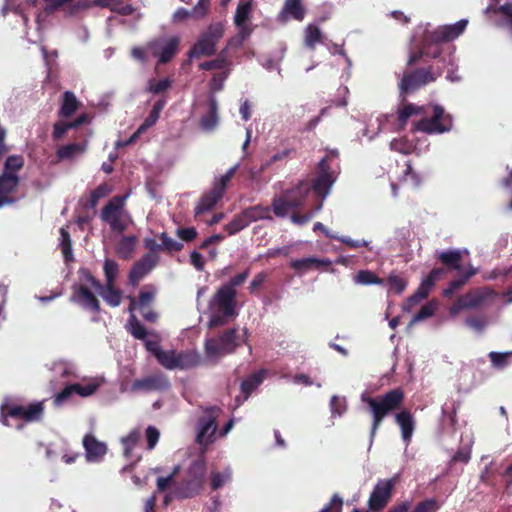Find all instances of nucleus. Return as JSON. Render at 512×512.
<instances>
[{
    "label": "nucleus",
    "mask_w": 512,
    "mask_h": 512,
    "mask_svg": "<svg viewBox=\"0 0 512 512\" xmlns=\"http://www.w3.org/2000/svg\"><path fill=\"white\" fill-rule=\"evenodd\" d=\"M405 399V393L402 388H394L382 395L371 397L362 394L361 400L368 406V411L372 415L370 429L371 441L375 437L377 430L382 425L384 419L391 413L401 408Z\"/></svg>",
    "instance_id": "f257e3e1"
},
{
    "label": "nucleus",
    "mask_w": 512,
    "mask_h": 512,
    "mask_svg": "<svg viewBox=\"0 0 512 512\" xmlns=\"http://www.w3.org/2000/svg\"><path fill=\"white\" fill-rule=\"evenodd\" d=\"M244 335L240 336L238 329H225L216 337L207 338L204 343L206 356L210 359H218L222 356L233 354L242 344H248V331L243 330Z\"/></svg>",
    "instance_id": "f03ea898"
},
{
    "label": "nucleus",
    "mask_w": 512,
    "mask_h": 512,
    "mask_svg": "<svg viewBox=\"0 0 512 512\" xmlns=\"http://www.w3.org/2000/svg\"><path fill=\"white\" fill-rule=\"evenodd\" d=\"M467 24L468 21L462 19L455 24L439 26L435 30L425 33L423 47L410 53L407 60V67H413L421 61L425 55H428L426 51L428 44L438 45L453 41L465 31Z\"/></svg>",
    "instance_id": "7ed1b4c3"
},
{
    "label": "nucleus",
    "mask_w": 512,
    "mask_h": 512,
    "mask_svg": "<svg viewBox=\"0 0 512 512\" xmlns=\"http://www.w3.org/2000/svg\"><path fill=\"white\" fill-rule=\"evenodd\" d=\"M310 193L309 179L301 180L292 188L285 189L281 195L272 199L274 214L279 218H285L290 209L303 206Z\"/></svg>",
    "instance_id": "20e7f679"
},
{
    "label": "nucleus",
    "mask_w": 512,
    "mask_h": 512,
    "mask_svg": "<svg viewBox=\"0 0 512 512\" xmlns=\"http://www.w3.org/2000/svg\"><path fill=\"white\" fill-rule=\"evenodd\" d=\"M44 405L42 402L30 403L27 406L18 403L17 399L6 397L0 406V422L10 426L9 418L34 422L42 418Z\"/></svg>",
    "instance_id": "39448f33"
},
{
    "label": "nucleus",
    "mask_w": 512,
    "mask_h": 512,
    "mask_svg": "<svg viewBox=\"0 0 512 512\" xmlns=\"http://www.w3.org/2000/svg\"><path fill=\"white\" fill-rule=\"evenodd\" d=\"M225 26L223 22H212L202 31L188 52L190 59L202 56L210 57L216 54L217 44L223 38Z\"/></svg>",
    "instance_id": "423d86ee"
},
{
    "label": "nucleus",
    "mask_w": 512,
    "mask_h": 512,
    "mask_svg": "<svg viewBox=\"0 0 512 512\" xmlns=\"http://www.w3.org/2000/svg\"><path fill=\"white\" fill-rule=\"evenodd\" d=\"M126 196H113L102 208L100 218L108 224L111 231L123 233L131 222V216L125 210Z\"/></svg>",
    "instance_id": "0eeeda50"
},
{
    "label": "nucleus",
    "mask_w": 512,
    "mask_h": 512,
    "mask_svg": "<svg viewBox=\"0 0 512 512\" xmlns=\"http://www.w3.org/2000/svg\"><path fill=\"white\" fill-rule=\"evenodd\" d=\"M205 473L206 464L204 460L193 461L182 481L175 486L174 496L183 499L197 495L203 486Z\"/></svg>",
    "instance_id": "6e6552de"
},
{
    "label": "nucleus",
    "mask_w": 512,
    "mask_h": 512,
    "mask_svg": "<svg viewBox=\"0 0 512 512\" xmlns=\"http://www.w3.org/2000/svg\"><path fill=\"white\" fill-rule=\"evenodd\" d=\"M336 174L328 164V157L322 158L317 166V175L309 180V186L316 199L315 211H320L323 206V200L329 194L331 187L336 181Z\"/></svg>",
    "instance_id": "1a4fd4ad"
},
{
    "label": "nucleus",
    "mask_w": 512,
    "mask_h": 512,
    "mask_svg": "<svg viewBox=\"0 0 512 512\" xmlns=\"http://www.w3.org/2000/svg\"><path fill=\"white\" fill-rule=\"evenodd\" d=\"M439 75L440 72H436L433 66L416 68L405 72L399 82V92L402 100L404 101L407 95L426 84L434 82Z\"/></svg>",
    "instance_id": "9d476101"
},
{
    "label": "nucleus",
    "mask_w": 512,
    "mask_h": 512,
    "mask_svg": "<svg viewBox=\"0 0 512 512\" xmlns=\"http://www.w3.org/2000/svg\"><path fill=\"white\" fill-rule=\"evenodd\" d=\"M452 128V117L445 113L440 105L433 106V114L430 118L424 117L415 124V130L427 134H441Z\"/></svg>",
    "instance_id": "9b49d317"
},
{
    "label": "nucleus",
    "mask_w": 512,
    "mask_h": 512,
    "mask_svg": "<svg viewBox=\"0 0 512 512\" xmlns=\"http://www.w3.org/2000/svg\"><path fill=\"white\" fill-rule=\"evenodd\" d=\"M396 482V477L377 481L368 499L369 512H381L388 505Z\"/></svg>",
    "instance_id": "f8f14e48"
},
{
    "label": "nucleus",
    "mask_w": 512,
    "mask_h": 512,
    "mask_svg": "<svg viewBox=\"0 0 512 512\" xmlns=\"http://www.w3.org/2000/svg\"><path fill=\"white\" fill-rule=\"evenodd\" d=\"M220 412L221 409L217 406H210L204 410L205 415L198 421L199 430L196 441L199 445L208 446L215 441L217 431L216 418Z\"/></svg>",
    "instance_id": "ddd939ff"
},
{
    "label": "nucleus",
    "mask_w": 512,
    "mask_h": 512,
    "mask_svg": "<svg viewBox=\"0 0 512 512\" xmlns=\"http://www.w3.org/2000/svg\"><path fill=\"white\" fill-rule=\"evenodd\" d=\"M236 290L220 287L209 302L211 312H223L225 315H237Z\"/></svg>",
    "instance_id": "4468645a"
},
{
    "label": "nucleus",
    "mask_w": 512,
    "mask_h": 512,
    "mask_svg": "<svg viewBox=\"0 0 512 512\" xmlns=\"http://www.w3.org/2000/svg\"><path fill=\"white\" fill-rule=\"evenodd\" d=\"M171 387L168 377L161 373H153L141 379H136L131 384L133 392H163Z\"/></svg>",
    "instance_id": "2eb2a0df"
},
{
    "label": "nucleus",
    "mask_w": 512,
    "mask_h": 512,
    "mask_svg": "<svg viewBox=\"0 0 512 512\" xmlns=\"http://www.w3.org/2000/svg\"><path fill=\"white\" fill-rule=\"evenodd\" d=\"M179 44V37L172 36L168 39L153 40L148 44V48L154 57H158L159 63L166 64L177 54Z\"/></svg>",
    "instance_id": "dca6fc26"
},
{
    "label": "nucleus",
    "mask_w": 512,
    "mask_h": 512,
    "mask_svg": "<svg viewBox=\"0 0 512 512\" xmlns=\"http://www.w3.org/2000/svg\"><path fill=\"white\" fill-rule=\"evenodd\" d=\"M487 297L488 293L485 289H471L464 295L458 297L455 303L450 307L449 313L451 316H455L462 310L479 308L483 305Z\"/></svg>",
    "instance_id": "f3484780"
},
{
    "label": "nucleus",
    "mask_w": 512,
    "mask_h": 512,
    "mask_svg": "<svg viewBox=\"0 0 512 512\" xmlns=\"http://www.w3.org/2000/svg\"><path fill=\"white\" fill-rule=\"evenodd\" d=\"M159 256L152 253H146L138 261H136L129 271V283L133 286L138 285L151 270L158 264Z\"/></svg>",
    "instance_id": "a211bd4d"
},
{
    "label": "nucleus",
    "mask_w": 512,
    "mask_h": 512,
    "mask_svg": "<svg viewBox=\"0 0 512 512\" xmlns=\"http://www.w3.org/2000/svg\"><path fill=\"white\" fill-rule=\"evenodd\" d=\"M20 184L18 175L2 173L0 175V208L6 205H14L18 198L13 196Z\"/></svg>",
    "instance_id": "6ab92c4d"
},
{
    "label": "nucleus",
    "mask_w": 512,
    "mask_h": 512,
    "mask_svg": "<svg viewBox=\"0 0 512 512\" xmlns=\"http://www.w3.org/2000/svg\"><path fill=\"white\" fill-rule=\"evenodd\" d=\"M305 15L306 9L302 0H285L277 20L280 23H287L290 19L300 22L304 20Z\"/></svg>",
    "instance_id": "aec40b11"
},
{
    "label": "nucleus",
    "mask_w": 512,
    "mask_h": 512,
    "mask_svg": "<svg viewBox=\"0 0 512 512\" xmlns=\"http://www.w3.org/2000/svg\"><path fill=\"white\" fill-rule=\"evenodd\" d=\"M83 447L88 462H99L107 453V445L99 441L93 434H86L84 436Z\"/></svg>",
    "instance_id": "412c9836"
},
{
    "label": "nucleus",
    "mask_w": 512,
    "mask_h": 512,
    "mask_svg": "<svg viewBox=\"0 0 512 512\" xmlns=\"http://www.w3.org/2000/svg\"><path fill=\"white\" fill-rule=\"evenodd\" d=\"M394 420L400 427L402 440L408 445L411 442L416 426L412 412L404 408L395 414Z\"/></svg>",
    "instance_id": "4be33fe9"
},
{
    "label": "nucleus",
    "mask_w": 512,
    "mask_h": 512,
    "mask_svg": "<svg viewBox=\"0 0 512 512\" xmlns=\"http://www.w3.org/2000/svg\"><path fill=\"white\" fill-rule=\"evenodd\" d=\"M71 301L77 302L84 309H88L94 313L100 311V302L97 297L89 290L88 287L81 285L75 289Z\"/></svg>",
    "instance_id": "5701e85b"
},
{
    "label": "nucleus",
    "mask_w": 512,
    "mask_h": 512,
    "mask_svg": "<svg viewBox=\"0 0 512 512\" xmlns=\"http://www.w3.org/2000/svg\"><path fill=\"white\" fill-rule=\"evenodd\" d=\"M253 10V0L240 1L234 15V24L240 29L243 37L250 33L246 23L251 17Z\"/></svg>",
    "instance_id": "b1692460"
},
{
    "label": "nucleus",
    "mask_w": 512,
    "mask_h": 512,
    "mask_svg": "<svg viewBox=\"0 0 512 512\" xmlns=\"http://www.w3.org/2000/svg\"><path fill=\"white\" fill-rule=\"evenodd\" d=\"M110 192L111 189L106 183L100 184L98 187L92 190L88 196L81 197L80 205L87 210L94 209L97 206L99 200L108 196Z\"/></svg>",
    "instance_id": "393cba45"
},
{
    "label": "nucleus",
    "mask_w": 512,
    "mask_h": 512,
    "mask_svg": "<svg viewBox=\"0 0 512 512\" xmlns=\"http://www.w3.org/2000/svg\"><path fill=\"white\" fill-rule=\"evenodd\" d=\"M437 259L448 270L461 272L462 253L459 250L441 251L437 254Z\"/></svg>",
    "instance_id": "a878e982"
},
{
    "label": "nucleus",
    "mask_w": 512,
    "mask_h": 512,
    "mask_svg": "<svg viewBox=\"0 0 512 512\" xmlns=\"http://www.w3.org/2000/svg\"><path fill=\"white\" fill-rule=\"evenodd\" d=\"M331 265V261L324 259H317L314 257H308L303 259L292 260L290 267L299 272H305L310 269H320L321 267L328 268Z\"/></svg>",
    "instance_id": "bb28decb"
},
{
    "label": "nucleus",
    "mask_w": 512,
    "mask_h": 512,
    "mask_svg": "<svg viewBox=\"0 0 512 512\" xmlns=\"http://www.w3.org/2000/svg\"><path fill=\"white\" fill-rule=\"evenodd\" d=\"M266 377V370L260 369L252 373L241 382V392L244 394L245 400L249 398L251 393L256 390L264 381Z\"/></svg>",
    "instance_id": "cd10ccee"
},
{
    "label": "nucleus",
    "mask_w": 512,
    "mask_h": 512,
    "mask_svg": "<svg viewBox=\"0 0 512 512\" xmlns=\"http://www.w3.org/2000/svg\"><path fill=\"white\" fill-rule=\"evenodd\" d=\"M201 127L205 130H213L218 124V102L214 96L208 99V111L201 118Z\"/></svg>",
    "instance_id": "c85d7f7f"
},
{
    "label": "nucleus",
    "mask_w": 512,
    "mask_h": 512,
    "mask_svg": "<svg viewBox=\"0 0 512 512\" xmlns=\"http://www.w3.org/2000/svg\"><path fill=\"white\" fill-rule=\"evenodd\" d=\"M223 197V194L216 190L215 188H212V190L206 194H204L197 206L195 207V215H200L204 212L210 211L219 200H221Z\"/></svg>",
    "instance_id": "c756f323"
},
{
    "label": "nucleus",
    "mask_w": 512,
    "mask_h": 512,
    "mask_svg": "<svg viewBox=\"0 0 512 512\" xmlns=\"http://www.w3.org/2000/svg\"><path fill=\"white\" fill-rule=\"evenodd\" d=\"M176 369L187 370L200 364V357L196 352L182 351L176 352Z\"/></svg>",
    "instance_id": "7c9ffc66"
},
{
    "label": "nucleus",
    "mask_w": 512,
    "mask_h": 512,
    "mask_svg": "<svg viewBox=\"0 0 512 512\" xmlns=\"http://www.w3.org/2000/svg\"><path fill=\"white\" fill-rule=\"evenodd\" d=\"M136 242V236H123L116 246L118 256L123 260L130 259L134 253Z\"/></svg>",
    "instance_id": "2f4dec72"
},
{
    "label": "nucleus",
    "mask_w": 512,
    "mask_h": 512,
    "mask_svg": "<svg viewBox=\"0 0 512 512\" xmlns=\"http://www.w3.org/2000/svg\"><path fill=\"white\" fill-rule=\"evenodd\" d=\"M80 102L71 91H66L63 94V101L59 110V115L63 118L72 116L79 108Z\"/></svg>",
    "instance_id": "473e14b6"
},
{
    "label": "nucleus",
    "mask_w": 512,
    "mask_h": 512,
    "mask_svg": "<svg viewBox=\"0 0 512 512\" xmlns=\"http://www.w3.org/2000/svg\"><path fill=\"white\" fill-rule=\"evenodd\" d=\"M271 209H272V206L269 207V206H263V205H255V206H251V207H248L246 209H244V213L246 215V218L249 222V224H251L252 222H256L258 220H265V219H269L271 220L272 217H271Z\"/></svg>",
    "instance_id": "72a5a7b5"
},
{
    "label": "nucleus",
    "mask_w": 512,
    "mask_h": 512,
    "mask_svg": "<svg viewBox=\"0 0 512 512\" xmlns=\"http://www.w3.org/2000/svg\"><path fill=\"white\" fill-rule=\"evenodd\" d=\"M166 101L164 99H159L153 105L152 110L149 115L145 118L143 123L139 126L138 132H145L147 129L152 127L158 121L162 110L164 109Z\"/></svg>",
    "instance_id": "f704fd0d"
},
{
    "label": "nucleus",
    "mask_w": 512,
    "mask_h": 512,
    "mask_svg": "<svg viewBox=\"0 0 512 512\" xmlns=\"http://www.w3.org/2000/svg\"><path fill=\"white\" fill-rule=\"evenodd\" d=\"M429 293L430 290H428L422 283H420L416 291L404 302L402 306L403 311L411 312L415 306H417L422 300L429 296Z\"/></svg>",
    "instance_id": "c9c22d12"
},
{
    "label": "nucleus",
    "mask_w": 512,
    "mask_h": 512,
    "mask_svg": "<svg viewBox=\"0 0 512 512\" xmlns=\"http://www.w3.org/2000/svg\"><path fill=\"white\" fill-rule=\"evenodd\" d=\"M126 329L135 339L138 340H145L148 335L147 329L141 324L134 314L130 315L126 324Z\"/></svg>",
    "instance_id": "e433bc0d"
},
{
    "label": "nucleus",
    "mask_w": 512,
    "mask_h": 512,
    "mask_svg": "<svg viewBox=\"0 0 512 512\" xmlns=\"http://www.w3.org/2000/svg\"><path fill=\"white\" fill-rule=\"evenodd\" d=\"M424 113L423 106H416L412 103L405 104L398 111V122L400 128H404L407 124L408 119L413 115H419Z\"/></svg>",
    "instance_id": "4c0bfd02"
},
{
    "label": "nucleus",
    "mask_w": 512,
    "mask_h": 512,
    "mask_svg": "<svg viewBox=\"0 0 512 512\" xmlns=\"http://www.w3.org/2000/svg\"><path fill=\"white\" fill-rule=\"evenodd\" d=\"M101 291L102 297L108 305L117 307L121 304L122 292L115 287V283L106 284Z\"/></svg>",
    "instance_id": "58836bf2"
},
{
    "label": "nucleus",
    "mask_w": 512,
    "mask_h": 512,
    "mask_svg": "<svg viewBox=\"0 0 512 512\" xmlns=\"http://www.w3.org/2000/svg\"><path fill=\"white\" fill-rule=\"evenodd\" d=\"M249 225L250 224L246 218V215L244 211H242L241 213L235 215L233 219L224 226V230L228 233V235H234Z\"/></svg>",
    "instance_id": "ea45409f"
},
{
    "label": "nucleus",
    "mask_w": 512,
    "mask_h": 512,
    "mask_svg": "<svg viewBox=\"0 0 512 512\" xmlns=\"http://www.w3.org/2000/svg\"><path fill=\"white\" fill-rule=\"evenodd\" d=\"M322 33L318 26L309 24L305 29L304 42L305 45L310 49H315L317 43L322 42Z\"/></svg>",
    "instance_id": "a19ab883"
},
{
    "label": "nucleus",
    "mask_w": 512,
    "mask_h": 512,
    "mask_svg": "<svg viewBox=\"0 0 512 512\" xmlns=\"http://www.w3.org/2000/svg\"><path fill=\"white\" fill-rule=\"evenodd\" d=\"M354 281L360 285H383L385 280L378 277L374 272L370 270H360L354 277Z\"/></svg>",
    "instance_id": "79ce46f5"
},
{
    "label": "nucleus",
    "mask_w": 512,
    "mask_h": 512,
    "mask_svg": "<svg viewBox=\"0 0 512 512\" xmlns=\"http://www.w3.org/2000/svg\"><path fill=\"white\" fill-rule=\"evenodd\" d=\"M84 149V145L80 143H71L59 147L56 151V156L59 160L71 159L76 154L82 153Z\"/></svg>",
    "instance_id": "37998d69"
},
{
    "label": "nucleus",
    "mask_w": 512,
    "mask_h": 512,
    "mask_svg": "<svg viewBox=\"0 0 512 512\" xmlns=\"http://www.w3.org/2000/svg\"><path fill=\"white\" fill-rule=\"evenodd\" d=\"M24 166V158L21 155H10L7 157L4 163V169L2 173H8L10 175H18L17 173Z\"/></svg>",
    "instance_id": "c03bdc74"
},
{
    "label": "nucleus",
    "mask_w": 512,
    "mask_h": 512,
    "mask_svg": "<svg viewBox=\"0 0 512 512\" xmlns=\"http://www.w3.org/2000/svg\"><path fill=\"white\" fill-rule=\"evenodd\" d=\"M485 11L486 13L493 11L495 13L503 14L505 16L503 26H505L512 33V3H505L498 8H495L491 5L487 7Z\"/></svg>",
    "instance_id": "a18cd8bd"
},
{
    "label": "nucleus",
    "mask_w": 512,
    "mask_h": 512,
    "mask_svg": "<svg viewBox=\"0 0 512 512\" xmlns=\"http://www.w3.org/2000/svg\"><path fill=\"white\" fill-rule=\"evenodd\" d=\"M229 66L230 62L226 58L218 57L216 59L200 63L199 69L204 71L226 70Z\"/></svg>",
    "instance_id": "49530a36"
},
{
    "label": "nucleus",
    "mask_w": 512,
    "mask_h": 512,
    "mask_svg": "<svg viewBox=\"0 0 512 512\" xmlns=\"http://www.w3.org/2000/svg\"><path fill=\"white\" fill-rule=\"evenodd\" d=\"M61 235V250L66 262L73 260L72 255V241L69 232L65 228L60 229Z\"/></svg>",
    "instance_id": "de8ad7c7"
},
{
    "label": "nucleus",
    "mask_w": 512,
    "mask_h": 512,
    "mask_svg": "<svg viewBox=\"0 0 512 512\" xmlns=\"http://www.w3.org/2000/svg\"><path fill=\"white\" fill-rule=\"evenodd\" d=\"M159 238L162 241L161 246H162V251H164V252H167V253L179 252L184 248L183 243L172 239L171 237L168 236V234L166 232H162L160 234Z\"/></svg>",
    "instance_id": "09e8293b"
},
{
    "label": "nucleus",
    "mask_w": 512,
    "mask_h": 512,
    "mask_svg": "<svg viewBox=\"0 0 512 512\" xmlns=\"http://www.w3.org/2000/svg\"><path fill=\"white\" fill-rule=\"evenodd\" d=\"M386 283L391 291L401 294L407 287V281L397 274H390L386 279Z\"/></svg>",
    "instance_id": "8fccbe9b"
},
{
    "label": "nucleus",
    "mask_w": 512,
    "mask_h": 512,
    "mask_svg": "<svg viewBox=\"0 0 512 512\" xmlns=\"http://www.w3.org/2000/svg\"><path fill=\"white\" fill-rule=\"evenodd\" d=\"M157 361L161 366L168 370L176 369V351L175 350H163V352L157 358Z\"/></svg>",
    "instance_id": "3c124183"
},
{
    "label": "nucleus",
    "mask_w": 512,
    "mask_h": 512,
    "mask_svg": "<svg viewBox=\"0 0 512 512\" xmlns=\"http://www.w3.org/2000/svg\"><path fill=\"white\" fill-rule=\"evenodd\" d=\"M103 269L106 278V284L115 283V280L119 272L118 263L114 260L106 259L104 262Z\"/></svg>",
    "instance_id": "603ef678"
},
{
    "label": "nucleus",
    "mask_w": 512,
    "mask_h": 512,
    "mask_svg": "<svg viewBox=\"0 0 512 512\" xmlns=\"http://www.w3.org/2000/svg\"><path fill=\"white\" fill-rule=\"evenodd\" d=\"M172 85V81L169 78H164L159 81L154 79L149 80L147 91L152 94H160L169 89Z\"/></svg>",
    "instance_id": "864d4df0"
},
{
    "label": "nucleus",
    "mask_w": 512,
    "mask_h": 512,
    "mask_svg": "<svg viewBox=\"0 0 512 512\" xmlns=\"http://www.w3.org/2000/svg\"><path fill=\"white\" fill-rule=\"evenodd\" d=\"M229 74L230 68L214 74L209 84L211 92L216 93L221 91L224 88V82L228 78Z\"/></svg>",
    "instance_id": "5fc2aeb1"
},
{
    "label": "nucleus",
    "mask_w": 512,
    "mask_h": 512,
    "mask_svg": "<svg viewBox=\"0 0 512 512\" xmlns=\"http://www.w3.org/2000/svg\"><path fill=\"white\" fill-rule=\"evenodd\" d=\"M436 305L434 302H428L423 305L420 310L413 316L411 323H416L430 318L434 315Z\"/></svg>",
    "instance_id": "6e6d98bb"
},
{
    "label": "nucleus",
    "mask_w": 512,
    "mask_h": 512,
    "mask_svg": "<svg viewBox=\"0 0 512 512\" xmlns=\"http://www.w3.org/2000/svg\"><path fill=\"white\" fill-rule=\"evenodd\" d=\"M446 269L443 267L433 268L430 273L422 280V284L431 291L435 283L445 274Z\"/></svg>",
    "instance_id": "4d7b16f0"
},
{
    "label": "nucleus",
    "mask_w": 512,
    "mask_h": 512,
    "mask_svg": "<svg viewBox=\"0 0 512 512\" xmlns=\"http://www.w3.org/2000/svg\"><path fill=\"white\" fill-rule=\"evenodd\" d=\"M236 315H225L223 312H212V315L208 321V328L214 329L220 326H224L229 322V319L234 318Z\"/></svg>",
    "instance_id": "13d9d810"
},
{
    "label": "nucleus",
    "mask_w": 512,
    "mask_h": 512,
    "mask_svg": "<svg viewBox=\"0 0 512 512\" xmlns=\"http://www.w3.org/2000/svg\"><path fill=\"white\" fill-rule=\"evenodd\" d=\"M465 325L477 332H482L487 325V319L483 315L469 316L465 319Z\"/></svg>",
    "instance_id": "bf43d9fd"
},
{
    "label": "nucleus",
    "mask_w": 512,
    "mask_h": 512,
    "mask_svg": "<svg viewBox=\"0 0 512 512\" xmlns=\"http://www.w3.org/2000/svg\"><path fill=\"white\" fill-rule=\"evenodd\" d=\"M75 394H78L81 397H88L94 394L99 388V383L97 382H89L87 384L74 383Z\"/></svg>",
    "instance_id": "052dcab7"
},
{
    "label": "nucleus",
    "mask_w": 512,
    "mask_h": 512,
    "mask_svg": "<svg viewBox=\"0 0 512 512\" xmlns=\"http://www.w3.org/2000/svg\"><path fill=\"white\" fill-rule=\"evenodd\" d=\"M439 508L437 500L429 498L419 502L412 512H437Z\"/></svg>",
    "instance_id": "680f3d73"
},
{
    "label": "nucleus",
    "mask_w": 512,
    "mask_h": 512,
    "mask_svg": "<svg viewBox=\"0 0 512 512\" xmlns=\"http://www.w3.org/2000/svg\"><path fill=\"white\" fill-rule=\"evenodd\" d=\"M237 169L238 165H235L232 168H230L224 175L221 176L220 180L217 183H215L213 188H215L224 195L227 185L235 175Z\"/></svg>",
    "instance_id": "e2e57ef3"
},
{
    "label": "nucleus",
    "mask_w": 512,
    "mask_h": 512,
    "mask_svg": "<svg viewBox=\"0 0 512 512\" xmlns=\"http://www.w3.org/2000/svg\"><path fill=\"white\" fill-rule=\"evenodd\" d=\"M467 283V280L462 276V274L450 281L448 286L443 290V296L444 297H452L456 291L461 289L465 284Z\"/></svg>",
    "instance_id": "0e129e2a"
},
{
    "label": "nucleus",
    "mask_w": 512,
    "mask_h": 512,
    "mask_svg": "<svg viewBox=\"0 0 512 512\" xmlns=\"http://www.w3.org/2000/svg\"><path fill=\"white\" fill-rule=\"evenodd\" d=\"M211 0H198L192 9V16L195 19H203L207 16L210 9Z\"/></svg>",
    "instance_id": "69168bd1"
},
{
    "label": "nucleus",
    "mask_w": 512,
    "mask_h": 512,
    "mask_svg": "<svg viewBox=\"0 0 512 512\" xmlns=\"http://www.w3.org/2000/svg\"><path fill=\"white\" fill-rule=\"evenodd\" d=\"M75 386H74V383L73 384H69L67 385L62 391H60L59 393H57L54 397V403L56 405H61L65 402H67L70 397L75 394Z\"/></svg>",
    "instance_id": "338daca9"
},
{
    "label": "nucleus",
    "mask_w": 512,
    "mask_h": 512,
    "mask_svg": "<svg viewBox=\"0 0 512 512\" xmlns=\"http://www.w3.org/2000/svg\"><path fill=\"white\" fill-rule=\"evenodd\" d=\"M343 501L335 494L330 502L320 512H342Z\"/></svg>",
    "instance_id": "774afa93"
}]
</instances>
